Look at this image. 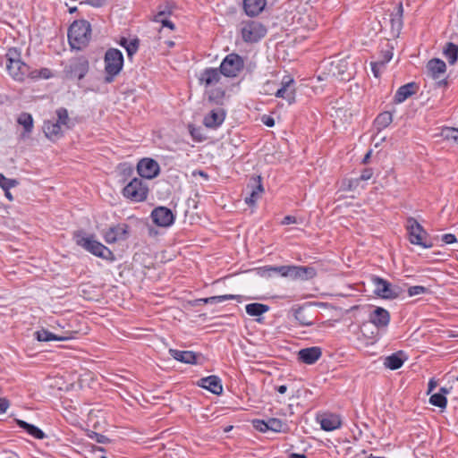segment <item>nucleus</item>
<instances>
[{"label":"nucleus","instance_id":"15","mask_svg":"<svg viewBox=\"0 0 458 458\" xmlns=\"http://www.w3.org/2000/svg\"><path fill=\"white\" fill-rule=\"evenodd\" d=\"M317 421L325 431H333L342 426L341 417L335 413H323L318 415Z\"/></svg>","mask_w":458,"mask_h":458},{"label":"nucleus","instance_id":"40","mask_svg":"<svg viewBox=\"0 0 458 458\" xmlns=\"http://www.w3.org/2000/svg\"><path fill=\"white\" fill-rule=\"evenodd\" d=\"M429 403L439 408H445L446 406L447 400L443 394H434L429 398Z\"/></svg>","mask_w":458,"mask_h":458},{"label":"nucleus","instance_id":"9","mask_svg":"<svg viewBox=\"0 0 458 458\" xmlns=\"http://www.w3.org/2000/svg\"><path fill=\"white\" fill-rule=\"evenodd\" d=\"M244 67V61L237 54H229L222 61L220 70L223 75L226 77H236Z\"/></svg>","mask_w":458,"mask_h":458},{"label":"nucleus","instance_id":"39","mask_svg":"<svg viewBox=\"0 0 458 458\" xmlns=\"http://www.w3.org/2000/svg\"><path fill=\"white\" fill-rule=\"evenodd\" d=\"M19 185V181L16 179H10L5 177L0 173V187L3 191H8Z\"/></svg>","mask_w":458,"mask_h":458},{"label":"nucleus","instance_id":"3","mask_svg":"<svg viewBox=\"0 0 458 458\" xmlns=\"http://www.w3.org/2000/svg\"><path fill=\"white\" fill-rule=\"evenodd\" d=\"M5 59L9 74L15 81H24L29 74V66L21 60V53L16 48H10L5 55Z\"/></svg>","mask_w":458,"mask_h":458},{"label":"nucleus","instance_id":"27","mask_svg":"<svg viewBox=\"0 0 458 458\" xmlns=\"http://www.w3.org/2000/svg\"><path fill=\"white\" fill-rule=\"evenodd\" d=\"M34 336L39 342L65 341V340L70 339L69 335H55L45 328L36 331L34 333Z\"/></svg>","mask_w":458,"mask_h":458},{"label":"nucleus","instance_id":"25","mask_svg":"<svg viewBox=\"0 0 458 458\" xmlns=\"http://www.w3.org/2000/svg\"><path fill=\"white\" fill-rule=\"evenodd\" d=\"M43 131L46 137L51 140H55L63 136L62 126L54 121L44 122Z\"/></svg>","mask_w":458,"mask_h":458},{"label":"nucleus","instance_id":"6","mask_svg":"<svg viewBox=\"0 0 458 458\" xmlns=\"http://www.w3.org/2000/svg\"><path fill=\"white\" fill-rule=\"evenodd\" d=\"M242 38L246 43H256L267 34V28L259 21L246 20L240 24Z\"/></svg>","mask_w":458,"mask_h":458},{"label":"nucleus","instance_id":"47","mask_svg":"<svg viewBox=\"0 0 458 458\" xmlns=\"http://www.w3.org/2000/svg\"><path fill=\"white\" fill-rule=\"evenodd\" d=\"M370 65H371V71L373 72V75L376 78H378L380 76L381 69L384 68L385 66L383 64H381L378 60H377L375 62H371Z\"/></svg>","mask_w":458,"mask_h":458},{"label":"nucleus","instance_id":"18","mask_svg":"<svg viewBox=\"0 0 458 458\" xmlns=\"http://www.w3.org/2000/svg\"><path fill=\"white\" fill-rule=\"evenodd\" d=\"M247 188L250 189V195L245 198V202L249 206H254L264 191L261 177L252 178L251 182L248 184Z\"/></svg>","mask_w":458,"mask_h":458},{"label":"nucleus","instance_id":"21","mask_svg":"<svg viewBox=\"0 0 458 458\" xmlns=\"http://www.w3.org/2000/svg\"><path fill=\"white\" fill-rule=\"evenodd\" d=\"M225 118V112L222 108L210 111L205 117L203 123L206 127L215 129L220 126Z\"/></svg>","mask_w":458,"mask_h":458},{"label":"nucleus","instance_id":"54","mask_svg":"<svg viewBox=\"0 0 458 458\" xmlns=\"http://www.w3.org/2000/svg\"><path fill=\"white\" fill-rule=\"evenodd\" d=\"M10 405V403L5 398H0V414H3L6 411Z\"/></svg>","mask_w":458,"mask_h":458},{"label":"nucleus","instance_id":"22","mask_svg":"<svg viewBox=\"0 0 458 458\" xmlns=\"http://www.w3.org/2000/svg\"><path fill=\"white\" fill-rule=\"evenodd\" d=\"M221 70L216 68H207L199 75V80L200 84H204L205 87H209L218 83L221 79Z\"/></svg>","mask_w":458,"mask_h":458},{"label":"nucleus","instance_id":"23","mask_svg":"<svg viewBox=\"0 0 458 458\" xmlns=\"http://www.w3.org/2000/svg\"><path fill=\"white\" fill-rule=\"evenodd\" d=\"M267 0H243V9L249 17H256L265 9Z\"/></svg>","mask_w":458,"mask_h":458},{"label":"nucleus","instance_id":"44","mask_svg":"<svg viewBox=\"0 0 458 458\" xmlns=\"http://www.w3.org/2000/svg\"><path fill=\"white\" fill-rule=\"evenodd\" d=\"M392 57H393L392 47H387V48L383 49L381 51L380 56L377 60L380 62L381 64H383L385 66L388 62H390Z\"/></svg>","mask_w":458,"mask_h":458},{"label":"nucleus","instance_id":"45","mask_svg":"<svg viewBox=\"0 0 458 458\" xmlns=\"http://www.w3.org/2000/svg\"><path fill=\"white\" fill-rule=\"evenodd\" d=\"M225 96L224 90L221 89H216L209 93L208 98L210 101L219 103Z\"/></svg>","mask_w":458,"mask_h":458},{"label":"nucleus","instance_id":"55","mask_svg":"<svg viewBox=\"0 0 458 458\" xmlns=\"http://www.w3.org/2000/svg\"><path fill=\"white\" fill-rule=\"evenodd\" d=\"M262 122L267 127H273L275 125V120L271 116L264 115L262 117Z\"/></svg>","mask_w":458,"mask_h":458},{"label":"nucleus","instance_id":"43","mask_svg":"<svg viewBox=\"0 0 458 458\" xmlns=\"http://www.w3.org/2000/svg\"><path fill=\"white\" fill-rule=\"evenodd\" d=\"M429 289L422 285H414L408 288V295L410 297L428 293Z\"/></svg>","mask_w":458,"mask_h":458},{"label":"nucleus","instance_id":"35","mask_svg":"<svg viewBox=\"0 0 458 458\" xmlns=\"http://www.w3.org/2000/svg\"><path fill=\"white\" fill-rule=\"evenodd\" d=\"M267 423L269 430L276 433L287 432L289 429L287 423L277 418H270Z\"/></svg>","mask_w":458,"mask_h":458},{"label":"nucleus","instance_id":"52","mask_svg":"<svg viewBox=\"0 0 458 458\" xmlns=\"http://www.w3.org/2000/svg\"><path fill=\"white\" fill-rule=\"evenodd\" d=\"M298 223H300V222H299L298 218L294 216H286L281 221V225H291V224H298Z\"/></svg>","mask_w":458,"mask_h":458},{"label":"nucleus","instance_id":"63","mask_svg":"<svg viewBox=\"0 0 458 458\" xmlns=\"http://www.w3.org/2000/svg\"><path fill=\"white\" fill-rule=\"evenodd\" d=\"M208 303L210 304H216V303H219L217 299H216V296H211V297H208Z\"/></svg>","mask_w":458,"mask_h":458},{"label":"nucleus","instance_id":"30","mask_svg":"<svg viewBox=\"0 0 458 458\" xmlns=\"http://www.w3.org/2000/svg\"><path fill=\"white\" fill-rule=\"evenodd\" d=\"M17 424L21 428H23L30 436L36 439H43L46 437L45 433L35 425L30 424L21 420H17Z\"/></svg>","mask_w":458,"mask_h":458},{"label":"nucleus","instance_id":"33","mask_svg":"<svg viewBox=\"0 0 458 458\" xmlns=\"http://www.w3.org/2000/svg\"><path fill=\"white\" fill-rule=\"evenodd\" d=\"M393 122V114L390 112L380 113L375 119L374 124L377 131L386 128Z\"/></svg>","mask_w":458,"mask_h":458},{"label":"nucleus","instance_id":"26","mask_svg":"<svg viewBox=\"0 0 458 458\" xmlns=\"http://www.w3.org/2000/svg\"><path fill=\"white\" fill-rule=\"evenodd\" d=\"M416 89H417V86H416V83H414V82H410V83L401 86L397 89V91L394 97V102L398 103V104L403 103L409 97H411L416 93Z\"/></svg>","mask_w":458,"mask_h":458},{"label":"nucleus","instance_id":"42","mask_svg":"<svg viewBox=\"0 0 458 458\" xmlns=\"http://www.w3.org/2000/svg\"><path fill=\"white\" fill-rule=\"evenodd\" d=\"M269 271H274L284 277H291L292 266L269 267Z\"/></svg>","mask_w":458,"mask_h":458},{"label":"nucleus","instance_id":"61","mask_svg":"<svg viewBox=\"0 0 458 458\" xmlns=\"http://www.w3.org/2000/svg\"><path fill=\"white\" fill-rule=\"evenodd\" d=\"M276 391L279 393V394H284L286 391H287V386H284V385H282V386H279L278 387H276Z\"/></svg>","mask_w":458,"mask_h":458},{"label":"nucleus","instance_id":"58","mask_svg":"<svg viewBox=\"0 0 458 458\" xmlns=\"http://www.w3.org/2000/svg\"><path fill=\"white\" fill-rule=\"evenodd\" d=\"M27 77H30L31 79H38V70L30 71L29 69V74H27Z\"/></svg>","mask_w":458,"mask_h":458},{"label":"nucleus","instance_id":"48","mask_svg":"<svg viewBox=\"0 0 458 458\" xmlns=\"http://www.w3.org/2000/svg\"><path fill=\"white\" fill-rule=\"evenodd\" d=\"M441 241L445 244H452L457 242L456 236L453 233H445L441 237Z\"/></svg>","mask_w":458,"mask_h":458},{"label":"nucleus","instance_id":"46","mask_svg":"<svg viewBox=\"0 0 458 458\" xmlns=\"http://www.w3.org/2000/svg\"><path fill=\"white\" fill-rule=\"evenodd\" d=\"M252 425L255 429L262 433H265L269 430L267 420H253Z\"/></svg>","mask_w":458,"mask_h":458},{"label":"nucleus","instance_id":"59","mask_svg":"<svg viewBox=\"0 0 458 458\" xmlns=\"http://www.w3.org/2000/svg\"><path fill=\"white\" fill-rule=\"evenodd\" d=\"M108 440V438L106 436L103 435H97V442L98 443H106Z\"/></svg>","mask_w":458,"mask_h":458},{"label":"nucleus","instance_id":"19","mask_svg":"<svg viewBox=\"0 0 458 458\" xmlns=\"http://www.w3.org/2000/svg\"><path fill=\"white\" fill-rule=\"evenodd\" d=\"M322 356V350L318 346L303 348L298 352V359L305 364H314Z\"/></svg>","mask_w":458,"mask_h":458},{"label":"nucleus","instance_id":"41","mask_svg":"<svg viewBox=\"0 0 458 458\" xmlns=\"http://www.w3.org/2000/svg\"><path fill=\"white\" fill-rule=\"evenodd\" d=\"M140 47V39L135 38L133 39H131L129 44L125 46V50L127 52V55L129 58H131L134 54L137 53Z\"/></svg>","mask_w":458,"mask_h":458},{"label":"nucleus","instance_id":"56","mask_svg":"<svg viewBox=\"0 0 458 458\" xmlns=\"http://www.w3.org/2000/svg\"><path fill=\"white\" fill-rule=\"evenodd\" d=\"M190 132H191V137L195 140L201 141L203 140V138L201 137V135H200V133L199 132L198 130H196L194 128H191V129H190Z\"/></svg>","mask_w":458,"mask_h":458},{"label":"nucleus","instance_id":"60","mask_svg":"<svg viewBox=\"0 0 458 458\" xmlns=\"http://www.w3.org/2000/svg\"><path fill=\"white\" fill-rule=\"evenodd\" d=\"M437 386V382L434 379H430L428 382V392H431Z\"/></svg>","mask_w":458,"mask_h":458},{"label":"nucleus","instance_id":"64","mask_svg":"<svg viewBox=\"0 0 458 458\" xmlns=\"http://www.w3.org/2000/svg\"><path fill=\"white\" fill-rule=\"evenodd\" d=\"M4 191V196L5 198L9 200V201H13V197L12 195V193L10 192V190L8 191Z\"/></svg>","mask_w":458,"mask_h":458},{"label":"nucleus","instance_id":"50","mask_svg":"<svg viewBox=\"0 0 458 458\" xmlns=\"http://www.w3.org/2000/svg\"><path fill=\"white\" fill-rule=\"evenodd\" d=\"M360 179H359V177L349 179L347 181V188L351 191H354L360 186Z\"/></svg>","mask_w":458,"mask_h":458},{"label":"nucleus","instance_id":"29","mask_svg":"<svg viewBox=\"0 0 458 458\" xmlns=\"http://www.w3.org/2000/svg\"><path fill=\"white\" fill-rule=\"evenodd\" d=\"M17 123L24 129V131L21 134L22 138L29 136L32 132L34 121L30 114L26 112L21 113L17 118Z\"/></svg>","mask_w":458,"mask_h":458},{"label":"nucleus","instance_id":"37","mask_svg":"<svg viewBox=\"0 0 458 458\" xmlns=\"http://www.w3.org/2000/svg\"><path fill=\"white\" fill-rule=\"evenodd\" d=\"M57 120L55 121L61 126H64L66 128H70L69 123L70 118L68 114V111L66 108L60 107L55 111Z\"/></svg>","mask_w":458,"mask_h":458},{"label":"nucleus","instance_id":"38","mask_svg":"<svg viewBox=\"0 0 458 458\" xmlns=\"http://www.w3.org/2000/svg\"><path fill=\"white\" fill-rule=\"evenodd\" d=\"M168 14L169 13L160 11L155 15L154 21L157 22H160L163 25V27H167L170 30H174V24L167 19Z\"/></svg>","mask_w":458,"mask_h":458},{"label":"nucleus","instance_id":"28","mask_svg":"<svg viewBox=\"0 0 458 458\" xmlns=\"http://www.w3.org/2000/svg\"><path fill=\"white\" fill-rule=\"evenodd\" d=\"M428 70L434 80H437L446 71L445 63L440 59L435 58L428 63Z\"/></svg>","mask_w":458,"mask_h":458},{"label":"nucleus","instance_id":"2","mask_svg":"<svg viewBox=\"0 0 458 458\" xmlns=\"http://www.w3.org/2000/svg\"><path fill=\"white\" fill-rule=\"evenodd\" d=\"M75 242L92 255L106 260H114V253L100 242L97 241L93 235L87 236L82 232H77L74 234Z\"/></svg>","mask_w":458,"mask_h":458},{"label":"nucleus","instance_id":"4","mask_svg":"<svg viewBox=\"0 0 458 458\" xmlns=\"http://www.w3.org/2000/svg\"><path fill=\"white\" fill-rule=\"evenodd\" d=\"M105 81L111 83L114 77L120 73L123 66V55L119 49L109 48L104 57Z\"/></svg>","mask_w":458,"mask_h":458},{"label":"nucleus","instance_id":"49","mask_svg":"<svg viewBox=\"0 0 458 458\" xmlns=\"http://www.w3.org/2000/svg\"><path fill=\"white\" fill-rule=\"evenodd\" d=\"M373 174L374 172L372 168H365L364 170H362L359 179H360V182L368 181L373 176Z\"/></svg>","mask_w":458,"mask_h":458},{"label":"nucleus","instance_id":"8","mask_svg":"<svg viewBox=\"0 0 458 458\" xmlns=\"http://www.w3.org/2000/svg\"><path fill=\"white\" fill-rule=\"evenodd\" d=\"M372 281L375 285V293L383 299H396L403 292L401 287L393 285L391 283L381 277L375 276Z\"/></svg>","mask_w":458,"mask_h":458},{"label":"nucleus","instance_id":"53","mask_svg":"<svg viewBox=\"0 0 458 458\" xmlns=\"http://www.w3.org/2000/svg\"><path fill=\"white\" fill-rule=\"evenodd\" d=\"M52 76V72L47 68H42L38 71V79H49Z\"/></svg>","mask_w":458,"mask_h":458},{"label":"nucleus","instance_id":"11","mask_svg":"<svg viewBox=\"0 0 458 458\" xmlns=\"http://www.w3.org/2000/svg\"><path fill=\"white\" fill-rule=\"evenodd\" d=\"M152 221L155 225L160 227H168L174 222L175 216L172 210L166 207L155 208L150 215Z\"/></svg>","mask_w":458,"mask_h":458},{"label":"nucleus","instance_id":"34","mask_svg":"<svg viewBox=\"0 0 458 458\" xmlns=\"http://www.w3.org/2000/svg\"><path fill=\"white\" fill-rule=\"evenodd\" d=\"M268 310L269 307L267 305L258 302L247 304L245 307L247 314L251 317L260 316L268 311Z\"/></svg>","mask_w":458,"mask_h":458},{"label":"nucleus","instance_id":"62","mask_svg":"<svg viewBox=\"0 0 458 458\" xmlns=\"http://www.w3.org/2000/svg\"><path fill=\"white\" fill-rule=\"evenodd\" d=\"M290 458H307V456L303 454L293 453L290 454Z\"/></svg>","mask_w":458,"mask_h":458},{"label":"nucleus","instance_id":"13","mask_svg":"<svg viewBox=\"0 0 458 458\" xmlns=\"http://www.w3.org/2000/svg\"><path fill=\"white\" fill-rule=\"evenodd\" d=\"M139 174L146 179L157 177L160 172L158 163L152 158H142L137 165Z\"/></svg>","mask_w":458,"mask_h":458},{"label":"nucleus","instance_id":"17","mask_svg":"<svg viewBox=\"0 0 458 458\" xmlns=\"http://www.w3.org/2000/svg\"><path fill=\"white\" fill-rule=\"evenodd\" d=\"M197 385L216 395L221 394L223 392L222 382L217 376L212 375L200 378Z\"/></svg>","mask_w":458,"mask_h":458},{"label":"nucleus","instance_id":"16","mask_svg":"<svg viewBox=\"0 0 458 458\" xmlns=\"http://www.w3.org/2000/svg\"><path fill=\"white\" fill-rule=\"evenodd\" d=\"M369 319L377 328H384L390 322V313L384 308L377 307L369 313Z\"/></svg>","mask_w":458,"mask_h":458},{"label":"nucleus","instance_id":"31","mask_svg":"<svg viewBox=\"0 0 458 458\" xmlns=\"http://www.w3.org/2000/svg\"><path fill=\"white\" fill-rule=\"evenodd\" d=\"M294 318L302 327H310L315 323L314 318L306 312L303 308H299L294 312Z\"/></svg>","mask_w":458,"mask_h":458},{"label":"nucleus","instance_id":"12","mask_svg":"<svg viewBox=\"0 0 458 458\" xmlns=\"http://www.w3.org/2000/svg\"><path fill=\"white\" fill-rule=\"evenodd\" d=\"M276 98L285 99L289 104L295 102V81L294 80L287 75L284 76L280 84V88L277 89L275 93Z\"/></svg>","mask_w":458,"mask_h":458},{"label":"nucleus","instance_id":"24","mask_svg":"<svg viewBox=\"0 0 458 458\" xmlns=\"http://www.w3.org/2000/svg\"><path fill=\"white\" fill-rule=\"evenodd\" d=\"M169 353L174 360H176L178 361L187 363V364H196L197 363L198 356L194 352L170 349Z\"/></svg>","mask_w":458,"mask_h":458},{"label":"nucleus","instance_id":"20","mask_svg":"<svg viewBox=\"0 0 458 458\" xmlns=\"http://www.w3.org/2000/svg\"><path fill=\"white\" fill-rule=\"evenodd\" d=\"M317 276V270L313 267L292 266L291 279L310 280Z\"/></svg>","mask_w":458,"mask_h":458},{"label":"nucleus","instance_id":"57","mask_svg":"<svg viewBox=\"0 0 458 458\" xmlns=\"http://www.w3.org/2000/svg\"><path fill=\"white\" fill-rule=\"evenodd\" d=\"M448 138L453 139L454 141L458 142V129H451L446 134Z\"/></svg>","mask_w":458,"mask_h":458},{"label":"nucleus","instance_id":"51","mask_svg":"<svg viewBox=\"0 0 458 458\" xmlns=\"http://www.w3.org/2000/svg\"><path fill=\"white\" fill-rule=\"evenodd\" d=\"M242 297L241 295H234V294H225V295H218L216 296V299L218 302H223L229 300H240Z\"/></svg>","mask_w":458,"mask_h":458},{"label":"nucleus","instance_id":"5","mask_svg":"<svg viewBox=\"0 0 458 458\" xmlns=\"http://www.w3.org/2000/svg\"><path fill=\"white\" fill-rule=\"evenodd\" d=\"M409 241L411 244L421 246L424 249H429L433 246L427 231L413 217H409L406 225Z\"/></svg>","mask_w":458,"mask_h":458},{"label":"nucleus","instance_id":"1","mask_svg":"<svg viewBox=\"0 0 458 458\" xmlns=\"http://www.w3.org/2000/svg\"><path fill=\"white\" fill-rule=\"evenodd\" d=\"M91 38L90 23L85 20L75 21L68 30V41L72 48H84Z\"/></svg>","mask_w":458,"mask_h":458},{"label":"nucleus","instance_id":"32","mask_svg":"<svg viewBox=\"0 0 458 458\" xmlns=\"http://www.w3.org/2000/svg\"><path fill=\"white\" fill-rule=\"evenodd\" d=\"M402 352H396L386 357L384 365L392 370L400 369L404 362V360L402 358Z\"/></svg>","mask_w":458,"mask_h":458},{"label":"nucleus","instance_id":"10","mask_svg":"<svg viewBox=\"0 0 458 458\" xmlns=\"http://www.w3.org/2000/svg\"><path fill=\"white\" fill-rule=\"evenodd\" d=\"M89 71V62L85 57H77L70 60L65 72L70 78L81 80Z\"/></svg>","mask_w":458,"mask_h":458},{"label":"nucleus","instance_id":"14","mask_svg":"<svg viewBox=\"0 0 458 458\" xmlns=\"http://www.w3.org/2000/svg\"><path fill=\"white\" fill-rule=\"evenodd\" d=\"M128 225L126 224H118L109 227L104 233L103 237L106 242L111 244L118 241H123L127 238Z\"/></svg>","mask_w":458,"mask_h":458},{"label":"nucleus","instance_id":"36","mask_svg":"<svg viewBox=\"0 0 458 458\" xmlns=\"http://www.w3.org/2000/svg\"><path fill=\"white\" fill-rule=\"evenodd\" d=\"M444 55L450 64H455L458 58V46L449 42L444 48Z\"/></svg>","mask_w":458,"mask_h":458},{"label":"nucleus","instance_id":"7","mask_svg":"<svg viewBox=\"0 0 458 458\" xmlns=\"http://www.w3.org/2000/svg\"><path fill=\"white\" fill-rule=\"evenodd\" d=\"M148 191V187L143 183V181L134 178L123 188V193L126 199L134 202H140L147 199Z\"/></svg>","mask_w":458,"mask_h":458}]
</instances>
